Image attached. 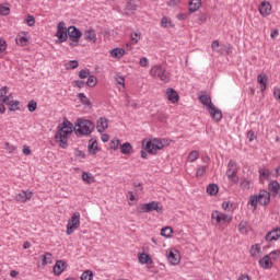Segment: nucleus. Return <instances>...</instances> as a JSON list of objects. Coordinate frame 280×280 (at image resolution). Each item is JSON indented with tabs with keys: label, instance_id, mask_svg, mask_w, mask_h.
<instances>
[{
	"label": "nucleus",
	"instance_id": "nucleus-1",
	"mask_svg": "<svg viewBox=\"0 0 280 280\" xmlns=\"http://www.w3.org/2000/svg\"><path fill=\"white\" fill-rule=\"evenodd\" d=\"M73 130L75 135L89 136L95 130V124L89 119L79 118L75 127H73V122L63 118L62 124L58 126V130L55 135V141L59 144V148H62V150L69 148V136L73 133Z\"/></svg>",
	"mask_w": 280,
	"mask_h": 280
},
{
	"label": "nucleus",
	"instance_id": "nucleus-2",
	"mask_svg": "<svg viewBox=\"0 0 280 280\" xmlns=\"http://www.w3.org/2000/svg\"><path fill=\"white\" fill-rule=\"evenodd\" d=\"M171 140L168 139H159L154 138L153 140H143L142 141V148H144V151L148 152V154H156L159 150H163L165 145H170Z\"/></svg>",
	"mask_w": 280,
	"mask_h": 280
},
{
	"label": "nucleus",
	"instance_id": "nucleus-3",
	"mask_svg": "<svg viewBox=\"0 0 280 280\" xmlns=\"http://www.w3.org/2000/svg\"><path fill=\"white\" fill-rule=\"evenodd\" d=\"M248 205L254 207V209H257V205L268 207L270 205V192L266 189L260 190L258 195L250 196Z\"/></svg>",
	"mask_w": 280,
	"mask_h": 280
},
{
	"label": "nucleus",
	"instance_id": "nucleus-4",
	"mask_svg": "<svg viewBox=\"0 0 280 280\" xmlns=\"http://www.w3.org/2000/svg\"><path fill=\"white\" fill-rule=\"evenodd\" d=\"M139 213H152V211H156V213H163V205L159 201H151L148 203H141L138 207Z\"/></svg>",
	"mask_w": 280,
	"mask_h": 280
},
{
	"label": "nucleus",
	"instance_id": "nucleus-5",
	"mask_svg": "<svg viewBox=\"0 0 280 280\" xmlns=\"http://www.w3.org/2000/svg\"><path fill=\"white\" fill-rule=\"evenodd\" d=\"M68 38L71 40L69 43L70 47H78V44L80 43V38H82V31L75 26H69L68 27Z\"/></svg>",
	"mask_w": 280,
	"mask_h": 280
},
{
	"label": "nucleus",
	"instance_id": "nucleus-6",
	"mask_svg": "<svg viewBox=\"0 0 280 280\" xmlns=\"http://www.w3.org/2000/svg\"><path fill=\"white\" fill-rule=\"evenodd\" d=\"M77 229H80V212H74L67 224V235H73Z\"/></svg>",
	"mask_w": 280,
	"mask_h": 280
},
{
	"label": "nucleus",
	"instance_id": "nucleus-7",
	"mask_svg": "<svg viewBox=\"0 0 280 280\" xmlns=\"http://www.w3.org/2000/svg\"><path fill=\"white\" fill-rule=\"evenodd\" d=\"M211 49L220 54V56H229L231 54V44H222L220 40H214L211 44Z\"/></svg>",
	"mask_w": 280,
	"mask_h": 280
},
{
	"label": "nucleus",
	"instance_id": "nucleus-8",
	"mask_svg": "<svg viewBox=\"0 0 280 280\" xmlns=\"http://www.w3.org/2000/svg\"><path fill=\"white\" fill-rule=\"evenodd\" d=\"M151 75L153 78H159L162 82H170V77L167 75L165 68L162 66H154L151 68Z\"/></svg>",
	"mask_w": 280,
	"mask_h": 280
},
{
	"label": "nucleus",
	"instance_id": "nucleus-9",
	"mask_svg": "<svg viewBox=\"0 0 280 280\" xmlns=\"http://www.w3.org/2000/svg\"><path fill=\"white\" fill-rule=\"evenodd\" d=\"M68 34H69V32H68L67 26H65V22H60L57 25V33H56V36H57L59 43H67Z\"/></svg>",
	"mask_w": 280,
	"mask_h": 280
},
{
	"label": "nucleus",
	"instance_id": "nucleus-10",
	"mask_svg": "<svg viewBox=\"0 0 280 280\" xmlns=\"http://www.w3.org/2000/svg\"><path fill=\"white\" fill-rule=\"evenodd\" d=\"M166 257L172 266H178L180 264V255H178V250L176 249L166 250Z\"/></svg>",
	"mask_w": 280,
	"mask_h": 280
},
{
	"label": "nucleus",
	"instance_id": "nucleus-11",
	"mask_svg": "<svg viewBox=\"0 0 280 280\" xmlns=\"http://www.w3.org/2000/svg\"><path fill=\"white\" fill-rule=\"evenodd\" d=\"M211 218H215L217 224H230L233 220V217L218 211L217 215L212 214Z\"/></svg>",
	"mask_w": 280,
	"mask_h": 280
},
{
	"label": "nucleus",
	"instance_id": "nucleus-12",
	"mask_svg": "<svg viewBox=\"0 0 280 280\" xmlns=\"http://www.w3.org/2000/svg\"><path fill=\"white\" fill-rule=\"evenodd\" d=\"M268 189H269V194L270 196H272V198H277V196L280 197V184L277 180H271L268 184Z\"/></svg>",
	"mask_w": 280,
	"mask_h": 280
},
{
	"label": "nucleus",
	"instance_id": "nucleus-13",
	"mask_svg": "<svg viewBox=\"0 0 280 280\" xmlns=\"http://www.w3.org/2000/svg\"><path fill=\"white\" fill-rule=\"evenodd\" d=\"M166 100H168V102H172V104H178V100H180V96L178 95V92H176V90H174L173 88H167Z\"/></svg>",
	"mask_w": 280,
	"mask_h": 280
},
{
	"label": "nucleus",
	"instance_id": "nucleus-14",
	"mask_svg": "<svg viewBox=\"0 0 280 280\" xmlns=\"http://www.w3.org/2000/svg\"><path fill=\"white\" fill-rule=\"evenodd\" d=\"M32 196L34 194L30 190H22L20 194L15 195L16 202H27V200H32Z\"/></svg>",
	"mask_w": 280,
	"mask_h": 280
},
{
	"label": "nucleus",
	"instance_id": "nucleus-15",
	"mask_svg": "<svg viewBox=\"0 0 280 280\" xmlns=\"http://www.w3.org/2000/svg\"><path fill=\"white\" fill-rule=\"evenodd\" d=\"M261 16H270V12H272V4L268 1H262L258 8Z\"/></svg>",
	"mask_w": 280,
	"mask_h": 280
},
{
	"label": "nucleus",
	"instance_id": "nucleus-16",
	"mask_svg": "<svg viewBox=\"0 0 280 280\" xmlns=\"http://www.w3.org/2000/svg\"><path fill=\"white\" fill-rule=\"evenodd\" d=\"M280 238V228H275L273 230L269 231L265 240L266 242H277Z\"/></svg>",
	"mask_w": 280,
	"mask_h": 280
},
{
	"label": "nucleus",
	"instance_id": "nucleus-17",
	"mask_svg": "<svg viewBox=\"0 0 280 280\" xmlns=\"http://www.w3.org/2000/svg\"><path fill=\"white\" fill-rule=\"evenodd\" d=\"M65 270H67V262L65 260H57L54 266V273L56 277H60Z\"/></svg>",
	"mask_w": 280,
	"mask_h": 280
},
{
	"label": "nucleus",
	"instance_id": "nucleus-18",
	"mask_svg": "<svg viewBox=\"0 0 280 280\" xmlns=\"http://www.w3.org/2000/svg\"><path fill=\"white\" fill-rule=\"evenodd\" d=\"M258 264L260 268H262L264 270H270V268H272L273 266L272 260L268 255H265L262 258H260Z\"/></svg>",
	"mask_w": 280,
	"mask_h": 280
},
{
	"label": "nucleus",
	"instance_id": "nucleus-19",
	"mask_svg": "<svg viewBox=\"0 0 280 280\" xmlns=\"http://www.w3.org/2000/svg\"><path fill=\"white\" fill-rule=\"evenodd\" d=\"M200 5H202V0H190L188 4L189 14H194V12H198V10H200Z\"/></svg>",
	"mask_w": 280,
	"mask_h": 280
},
{
	"label": "nucleus",
	"instance_id": "nucleus-20",
	"mask_svg": "<svg viewBox=\"0 0 280 280\" xmlns=\"http://www.w3.org/2000/svg\"><path fill=\"white\" fill-rule=\"evenodd\" d=\"M211 118L214 121H221L222 120V109L215 107L213 103L211 104Z\"/></svg>",
	"mask_w": 280,
	"mask_h": 280
},
{
	"label": "nucleus",
	"instance_id": "nucleus-21",
	"mask_svg": "<svg viewBox=\"0 0 280 280\" xmlns=\"http://www.w3.org/2000/svg\"><path fill=\"white\" fill-rule=\"evenodd\" d=\"M84 38L89 43H97V34H95V30L90 28L84 32Z\"/></svg>",
	"mask_w": 280,
	"mask_h": 280
},
{
	"label": "nucleus",
	"instance_id": "nucleus-22",
	"mask_svg": "<svg viewBox=\"0 0 280 280\" xmlns=\"http://www.w3.org/2000/svg\"><path fill=\"white\" fill-rule=\"evenodd\" d=\"M199 102L201 104H203V106H206L208 113L211 114V97L206 94H201V95H199Z\"/></svg>",
	"mask_w": 280,
	"mask_h": 280
},
{
	"label": "nucleus",
	"instance_id": "nucleus-23",
	"mask_svg": "<svg viewBox=\"0 0 280 280\" xmlns=\"http://www.w3.org/2000/svg\"><path fill=\"white\" fill-rule=\"evenodd\" d=\"M106 128H108V119L100 118L96 125L97 132L102 135Z\"/></svg>",
	"mask_w": 280,
	"mask_h": 280
},
{
	"label": "nucleus",
	"instance_id": "nucleus-24",
	"mask_svg": "<svg viewBox=\"0 0 280 280\" xmlns=\"http://www.w3.org/2000/svg\"><path fill=\"white\" fill-rule=\"evenodd\" d=\"M109 56L112 58H124V56H126V50L124 48H114L109 50Z\"/></svg>",
	"mask_w": 280,
	"mask_h": 280
},
{
	"label": "nucleus",
	"instance_id": "nucleus-25",
	"mask_svg": "<svg viewBox=\"0 0 280 280\" xmlns=\"http://www.w3.org/2000/svg\"><path fill=\"white\" fill-rule=\"evenodd\" d=\"M88 150L92 154H97V140H95L94 138L90 139L88 144Z\"/></svg>",
	"mask_w": 280,
	"mask_h": 280
},
{
	"label": "nucleus",
	"instance_id": "nucleus-26",
	"mask_svg": "<svg viewBox=\"0 0 280 280\" xmlns=\"http://www.w3.org/2000/svg\"><path fill=\"white\" fill-rule=\"evenodd\" d=\"M250 256L254 258L259 257L261 255V246L259 244H255L249 249Z\"/></svg>",
	"mask_w": 280,
	"mask_h": 280
},
{
	"label": "nucleus",
	"instance_id": "nucleus-27",
	"mask_svg": "<svg viewBox=\"0 0 280 280\" xmlns=\"http://www.w3.org/2000/svg\"><path fill=\"white\" fill-rule=\"evenodd\" d=\"M257 80L258 83L261 84L260 91H266V86L268 84V77L266 74H259Z\"/></svg>",
	"mask_w": 280,
	"mask_h": 280
},
{
	"label": "nucleus",
	"instance_id": "nucleus-28",
	"mask_svg": "<svg viewBox=\"0 0 280 280\" xmlns=\"http://www.w3.org/2000/svg\"><path fill=\"white\" fill-rule=\"evenodd\" d=\"M121 154H132V144L130 142H125L120 145Z\"/></svg>",
	"mask_w": 280,
	"mask_h": 280
},
{
	"label": "nucleus",
	"instance_id": "nucleus-29",
	"mask_svg": "<svg viewBox=\"0 0 280 280\" xmlns=\"http://www.w3.org/2000/svg\"><path fill=\"white\" fill-rule=\"evenodd\" d=\"M78 100H80L81 104H83V106H89L91 108V100H89V97H86V94L84 93H79L78 94Z\"/></svg>",
	"mask_w": 280,
	"mask_h": 280
},
{
	"label": "nucleus",
	"instance_id": "nucleus-30",
	"mask_svg": "<svg viewBox=\"0 0 280 280\" xmlns=\"http://www.w3.org/2000/svg\"><path fill=\"white\" fill-rule=\"evenodd\" d=\"M82 180L88 183V185H91L92 183H95V177L91 173L83 172L82 173Z\"/></svg>",
	"mask_w": 280,
	"mask_h": 280
},
{
	"label": "nucleus",
	"instance_id": "nucleus-31",
	"mask_svg": "<svg viewBox=\"0 0 280 280\" xmlns=\"http://www.w3.org/2000/svg\"><path fill=\"white\" fill-rule=\"evenodd\" d=\"M85 83H86V86H90V89H93V86L97 85V78L93 74H90Z\"/></svg>",
	"mask_w": 280,
	"mask_h": 280
},
{
	"label": "nucleus",
	"instance_id": "nucleus-32",
	"mask_svg": "<svg viewBox=\"0 0 280 280\" xmlns=\"http://www.w3.org/2000/svg\"><path fill=\"white\" fill-rule=\"evenodd\" d=\"M19 106H21V102H19V101H11L9 103V110H10V113H14L16 110H21V107H19Z\"/></svg>",
	"mask_w": 280,
	"mask_h": 280
},
{
	"label": "nucleus",
	"instance_id": "nucleus-33",
	"mask_svg": "<svg viewBox=\"0 0 280 280\" xmlns=\"http://www.w3.org/2000/svg\"><path fill=\"white\" fill-rule=\"evenodd\" d=\"M138 259L140 264H152V258L148 254H140Z\"/></svg>",
	"mask_w": 280,
	"mask_h": 280
},
{
	"label": "nucleus",
	"instance_id": "nucleus-34",
	"mask_svg": "<svg viewBox=\"0 0 280 280\" xmlns=\"http://www.w3.org/2000/svg\"><path fill=\"white\" fill-rule=\"evenodd\" d=\"M258 174L260 178H264L265 180H268L270 178L271 174L268 168H259Z\"/></svg>",
	"mask_w": 280,
	"mask_h": 280
},
{
	"label": "nucleus",
	"instance_id": "nucleus-35",
	"mask_svg": "<svg viewBox=\"0 0 280 280\" xmlns=\"http://www.w3.org/2000/svg\"><path fill=\"white\" fill-rule=\"evenodd\" d=\"M15 43H16V45H21V47H26V45L30 43V40L25 36H18L15 38Z\"/></svg>",
	"mask_w": 280,
	"mask_h": 280
},
{
	"label": "nucleus",
	"instance_id": "nucleus-36",
	"mask_svg": "<svg viewBox=\"0 0 280 280\" xmlns=\"http://www.w3.org/2000/svg\"><path fill=\"white\" fill-rule=\"evenodd\" d=\"M172 233H174V230L171 226H166L161 230L162 237H172Z\"/></svg>",
	"mask_w": 280,
	"mask_h": 280
},
{
	"label": "nucleus",
	"instance_id": "nucleus-37",
	"mask_svg": "<svg viewBox=\"0 0 280 280\" xmlns=\"http://www.w3.org/2000/svg\"><path fill=\"white\" fill-rule=\"evenodd\" d=\"M248 226V222L247 221H241L238 224V231L240 233H242V235H246V233H248V230H246V228Z\"/></svg>",
	"mask_w": 280,
	"mask_h": 280
},
{
	"label": "nucleus",
	"instance_id": "nucleus-38",
	"mask_svg": "<svg viewBox=\"0 0 280 280\" xmlns=\"http://www.w3.org/2000/svg\"><path fill=\"white\" fill-rule=\"evenodd\" d=\"M162 27H174V24H172V20L167 16H163L161 21Z\"/></svg>",
	"mask_w": 280,
	"mask_h": 280
},
{
	"label": "nucleus",
	"instance_id": "nucleus-39",
	"mask_svg": "<svg viewBox=\"0 0 280 280\" xmlns=\"http://www.w3.org/2000/svg\"><path fill=\"white\" fill-rule=\"evenodd\" d=\"M89 75H91V70H89V69H82L81 71H79V78L81 80H86V78H89Z\"/></svg>",
	"mask_w": 280,
	"mask_h": 280
},
{
	"label": "nucleus",
	"instance_id": "nucleus-40",
	"mask_svg": "<svg viewBox=\"0 0 280 280\" xmlns=\"http://www.w3.org/2000/svg\"><path fill=\"white\" fill-rule=\"evenodd\" d=\"M42 266H47V264H51V253H46L43 255Z\"/></svg>",
	"mask_w": 280,
	"mask_h": 280
},
{
	"label": "nucleus",
	"instance_id": "nucleus-41",
	"mask_svg": "<svg viewBox=\"0 0 280 280\" xmlns=\"http://www.w3.org/2000/svg\"><path fill=\"white\" fill-rule=\"evenodd\" d=\"M27 108H28L30 113H34L36 110V108H38V103H36V101L32 100L28 102Z\"/></svg>",
	"mask_w": 280,
	"mask_h": 280
},
{
	"label": "nucleus",
	"instance_id": "nucleus-42",
	"mask_svg": "<svg viewBox=\"0 0 280 280\" xmlns=\"http://www.w3.org/2000/svg\"><path fill=\"white\" fill-rule=\"evenodd\" d=\"M81 280H93V271L86 270L81 275Z\"/></svg>",
	"mask_w": 280,
	"mask_h": 280
},
{
	"label": "nucleus",
	"instance_id": "nucleus-43",
	"mask_svg": "<svg viewBox=\"0 0 280 280\" xmlns=\"http://www.w3.org/2000/svg\"><path fill=\"white\" fill-rule=\"evenodd\" d=\"M79 62L78 60H70L66 62V69H78Z\"/></svg>",
	"mask_w": 280,
	"mask_h": 280
},
{
	"label": "nucleus",
	"instance_id": "nucleus-44",
	"mask_svg": "<svg viewBox=\"0 0 280 280\" xmlns=\"http://www.w3.org/2000/svg\"><path fill=\"white\" fill-rule=\"evenodd\" d=\"M198 156H200V153H198V151H191L188 155V161H190V163H194V161H198Z\"/></svg>",
	"mask_w": 280,
	"mask_h": 280
},
{
	"label": "nucleus",
	"instance_id": "nucleus-45",
	"mask_svg": "<svg viewBox=\"0 0 280 280\" xmlns=\"http://www.w3.org/2000/svg\"><path fill=\"white\" fill-rule=\"evenodd\" d=\"M72 86H77V89H84V86H86V81L75 80L72 82Z\"/></svg>",
	"mask_w": 280,
	"mask_h": 280
},
{
	"label": "nucleus",
	"instance_id": "nucleus-46",
	"mask_svg": "<svg viewBox=\"0 0 280 280\" xmlns=\"http://www.w3.org/2000/svg\"><path fill=\"white\" fill-rule=\"evenodd\" d=\"M25 21L28 27H34V25H36V19H34V15H27Z\"/></svg>",
	"mask_w": 280,
	"mask_h": 280
},
{
	"label": "nucleus",
	"instance_id": "nucleus-47",
	"mask_svg": "<svg viewBox=\"0 0 280 280\" xmlns=\"http://www.w3.org/2000/svg\"><path fill=\"white\" fill-rule=\"evenodd\" d=\"M280 256V250H273L269 254V258L271 261H277V259H279Z\"/></svg>",
	"mask_w": 280,
	"mask_h": 280
},
{
	"label": "nucleus",
	"instance_id": "nucleus-48",
	"mask_svg": "<svg viewBox=\"0 0 280 280\" xmlns=\"http://www.w3.org/2000/svg\"><path fill=\"white\" fill-rule=\"evenodd\" d=\"M0 14L2 16H8V14H10V7L0 5Z\"/></svg>",
	"mask_w": 280,
	"mask_h": 280
},
{
	"label": "nucleus",
	"instance_id": "nucleus-49",
	"mask_svg": "<svg viewBox=\"0 0 280 280\" xmlns=\"http://www.w3.org/2000/svg\"><path fill=\"white\" fill-rule=\"evenodd\" d=\"M119 143H121V141L119 139L112 140L109 143L110 150H117V148H119Z\"/></svg>",
	"mask_w": 280,
	"mask_h": 280
},
{
	"label": "nucleus",
	"instance_id": "nucleus-50",
	"mask_svg": "<svg viewBox=\"0 0 280 280\" xmlns=\"http://www.w3.org/2000/svg\"><path fill=\"white\" fill-rule=\"evenodd\" d=\"M226 176L228 178H235V176H237V170L228 168Z\"/></svg>",
	"mask_w": 280,
	"mask_h": 280
},
{
	"label": "nucleus",
	"instance_id": "nucleus-51",
	"mask_svg": "<svg viewBox=\"0 0 280 280\" xmlns=\"http://www.w3.org/2000/svg\"><path fill=\"white\" fill-rule=\"evenodd\" d=\"M141 37V34L139 33H131V43H133V45H137V43H139V38Z\"/></svg>",
	"mask_w": 280,
	"mask_h": 280
},
{
	"label": "nucleus",
	"instance_id": "nucleus-52",
	"mask_svg": "<svg viewBox=\"0 0 280 280\" xmlns=\"http://www.w3.org/2000/svg\"><path fill=\"white\" fill-rule=\"evenodd\" d=\"M9 91H10V88H8V86H2V88L0 89V100H1L2 97H5V96L8 95V93H9Z\"/></svg>",
	"mask_w": 280,
	"mask_h": 280
},
{
	"label": "nucleus",
	"instance_id": "nucleus-53",
	"mask_svg": "<svg viewBox=\"0 0 280 280\" xmlns=\"http://www.w3.org/2000/svg\"><path fill=\"white\" fill-rule=\"evenodd\" d=\"M5 49H8V44L5 43V40L3 38H0V54H3V51H5Z\"/></svg>",
	"mask_w": 280,
	"mask_h": 280
},
{
	"label": "nucleus",
	"instance_id": "nucleus-54",
	"mask_svg": "<svg viewBox=\"0 0 280 280\" xmlns=\"http://www.w3.org/2000/svg\"><path fill=\"white\" fill-rule=\"evenodd\" d=\"M5 150H8L9 154H12V152H14L16 150V147L10 144V142H5Z\"/></svg>",
	"mask_w": 280,
	"mask_h": 280
},
{
	"label": "nucleus",
	"instance_id": "nucleus-55",
	"mask_svg": "<svg viewBox=\"0 0 280 280\" xmlns=\"http://www.w3.org/2000/svg\"><path fill=\"white\" fill-rule=\"evenodd\" d=\"M250 185H252V182L248 179H245L244 182L241 183L242 189H250Z\"/></svg>",
	"mask_w": 280,
	"mask_h": 280
},
{
	"label": "nucleus",
	"instance_id": "nucleus-56",
	"mask_svg": "<svg viewBox=\"0 0 280 280\" xmlns=\"http://www.w3.org/2000/svg\"><path fill=\"white\" fill-rule=\"evenodd\" d=\"M218 191H220V187L217 184H211V196H217Z\"/></svg>",
	"mask_w": 280,
	"mask_h": 280
},
{
	"label": "nucleus",
	"instance_id": "nucleus-57",
	"mask_svg": "<svg viewBox=\"0 0 280 280\" xmlns=\"http://www.w3.org/2000/svg\"><path fill=\"white\" fill-rule=\"evenodd\" d=\"M74 155H75L78 159H86V154H85L84 151H82V150H75Z\"/></svg>",
	"mask_w": 280,
	"mask_h": 280
},
{
	"label": "nucleus",
	"instance_id": "nucleus-58",
	"mask_svg": "<svg viewBox=\"0 0 280 280\" xmlns=\"http://www.w3.org/2000/svg\"><path fill=\"white\" fill-rule=\"evenodd\" d=\"M205 172H207V166H202L201 168H198L196 172V176L197 177L205 176Z\"/></svg>",
	"mask_w": 280,
	"mask_h": 280
},
{
	"label": "nucleus",
	"instance_id": "nucleus-59",
	"mask_svg": "<svg viewBox=\"0 0 280 280\" xmlns=\"http://www.w3.org/2000/svg\"><path fill=\"white\" fill-rule=\"evenodd\" d=\"M247 139H248V141H250V142H253L254 139H257V136H255V131L249 130V131L247 132Z\"/></svg>",
	"mask_w": 280,
	"mask_h": 280
},
{
	"label": "nucleus",
	"instance_id": "nucleus-60",
	"mask_svg": "<svg viewBox=\"0 0 280 280\" xmlns=\"http://www.w3.org/2000/svg\"><path fill=\"white\" fill-rule=\"evenodd\" d=\"M228 170H237V163H235V161L233 160H230L228 164Z\"/></svg>",
	"mask_w": 280,
	"mask_h": 280
},
{
	"label": "nucleus",
	"instance_id": "nucleus-61",
	"mask_svg": "<svg viewBox=\"0 0 280 280\" xmlns=\"http://www.w3.org/2000/svg\"><path fill=\"white\" fill-rule=\"evenodd\" d=\"M0 102H2L3 105L5 104L7 106H10V103L12 101H10V96L7 95V96L0 98Z\"/></svg>",
	"mask_w": 280,
	"mask_h": 280
},
{
	"label": "nucleus",
	"instance_id": "nucleus-62",
	"mask_svg": "<svg viewBox=\"0 0 280 280\" xmlns=\"http://www.w3.org/2000/svg\"><path fill=\"white\" fill-rule=\"evenodd\" d=\"M140 67H148L149 60L145 57H142L139 62Z\"/></svg>",
	"mask_w": 280,
	"mask_h": 280
},
{
	"label": "nucleus",
	"instance_id": "nucleus-63",
	"mask_svg": "<svg viewBox=\"0 0 280 280\" xmlns=\"http://www.w3.org/2000/svg\"><path fill=\"white\" fill-rule=\"evenodd\" d=\"M166 3L170 8H176V5H178V0H168Z\"/></svg>",
	"mask_w": 280,
	"mask_h": 280
},
{
	"label": "nucleus",
	"instance_id": "nucleus-64",
	"mask_svg": "<svg viewBox=\"0 0 280 280\" xmlns=\"http://www.w3.org/2000/svg\"><path fill=\"white\" fill-rule=\"evenodd\" d=\"M237 280H250V277L248 276V273H243L238 277Z\"/></svg>",
	"mask_w": 280,
	"mask_h": 280
}]
</instances>
